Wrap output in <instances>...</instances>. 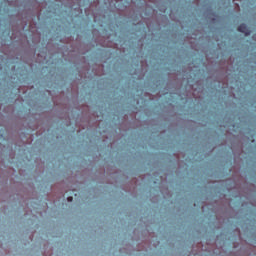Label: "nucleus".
<instances>
[{"mask_svg": "<svg viewBox=\"0 0 256 256\" xmlns=\"http://www.w3.org/2000/svg\"><path fill=\"white\" fill-rule=\"evenodd\" d=\"M238 31L240 33H244V35L247 37L248 35H251V30H249V27L246 26V24H240L238 26Z\"/></svg>", "mask_w": 256, "mask_h": 256, "instance_id": "f257e3e1", "label": "nucleus"}, {"mask_svg": "<svg viewBox=\"0 0 256 256\" xmlns=\"http://www.w3.org/2000/svg\"><path fill=\"white\" fill-rule=\"evenodd\" d=\"M67 199H68L69 203H71V201H73V197H71V196L68 197Z\"/></svg>", "mask_w": 256, "mask_h": 256, "instance_id": "f03ea898", "label": "nucleus"}]
</instances>
